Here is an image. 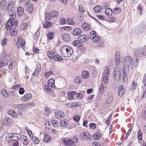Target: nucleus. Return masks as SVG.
<instances>
[{
	"mask_svg": "<svg viewBox=\"0 0 146 146\" xmlns=\"http://www.w3.org/2000/svg\"><path fill=\"white\" fill-rule=\"evenodd\" d=\"M60 52L62 56L68 58L70 57L72 55L73 51L70 47L64 45L60 47Z\"/></svg>",
	"mask_w": 146,
	"mask_h": 146,
	"instance_id": "obj_1",
	"label": "nucleus"
},
{
	"mask_svg": "<svg viewBox=\"0 0 146 146\" xmlns=\"http://www.w3.org/2000/svg\"><path fill=\"white\" fill-rule=\"evenodd\" d=\"M120 69L118 67H116L113 69V76L114 79L117 81H119L120 80Z\"/></svg>",
	"mask_w": 146,
	"mask_h": 146,
	"instance_id": "obj_2",
	"label": "nucleus"
},
{
	"mask_svg": "<svg viewBox=\"0 0 146 146\" xmlns=\"http://www.w3.org/2000/svg\"><path fill=\"white\" fill-rule=\"evenodd\" d=\"M18 22L17 21H12L11 19H9L5 25L7 30L10 29L14 26L16 27L17 25Z\"/></svg>",
	"mask_w": 146,
	"mask_h": 146,
	"instance_id": "obj_3",
	"label": "nucleus"
},
{
	"mask_svg": "<svg viewBox=\"0 0 146 146\" xmlns=\"http://www.w3.org/2000/svg\"><path fill=\"white\" fill-rule=\"evenodd\" d=\"M21 137V135L19 133H12L9 135L8 137L9 141H18Z\"/></svg>",
	"mask_w": 146,
	"mask_h": 146,
	"instance_id": "obj_4",
	"label": "nucleus"
},
{
	"mask_svg": "<svg viewBox=\"0 0 146 146\" xmlns=\"http://www.w3.org/2000/svg\"><path fill=\"white\" fill-rule=\"evenodd\" d=\"M26 42L25 40H24L22 38L18 40L16 43V44L18 48L21 47L23 50H25L26 49L25 45L26 44Z\"/></svg>",
	"mask_w": 146,
	"mask_h": 146,
	"instance_id": "obj_5",
	"label": "nucleus"
},
{
	"mask_svg": "<svg viewBox=\"0 0 146 146\" xmlns=\"http://www.w3.org/2000/svg\"><path fill=\"white\" fill-rule=\"evenodd\" d=\"M137 54L139 57H142L146 56V47L145 46L139 49Z\"/></svg>",
	"mask_w": 146,
	"mask_h": 146,
	"instance_id": "obj_6",
	"label": "nucleus"
},
{
	"mask_svg": "<svg viewBox=\"0 0 146 146\" xmlns=\"http://www.w3.org/2000/svg\"><path fill=\"white\" fill-rule=\"evenodd\" d=\"M80 135L83 139L87 140H89L91 138L92 136L88 132L84 131L81 132Z\"/></svg>",
	"mask_w": 146,
	"mask_h": 146,
	"instance_id": "obj_7",
	"label": "nucleus"
},
{
	"mask_svg": "<svg viewBox=\"0 0 146 146\" xmlns=\"http://www.w3.org/2000/svg\"><path fill=\"white\" fill-rule=\"evenodd\" d=\"M32 95L30 93H27L25 94L22 97V100L25 102H28L31 100L32 98Z\"/></svg>",
	"mask_w": 146,
	"mask_h": 146,
	"instance_id": "obj_8",
	"label": "nucleus"
},
{
	"mask_svg": "<svg viewBox=\"0 0 146 146\" xmlns=\"http://www.w3.org/2000/svg\"><path fill=\"white\" fill-rule=\"evenodd\" d=\"M76 92L74 91H70L67 92V98L68 100H71L74 98V96L76 94Z\"/></svg>",
	"mask_w": 146,
	"mask_h": 146,
	"instance_id": "obj_9",
	"label": "nucleus"
},
{
	"mask_svg": "<svg viewBox=\"0 0 146 146\" xmlns=\"http://www.w3.org/2000/svg\"><path fill=\"white\" fill-rule=\"evenodd\" d=\"M16 1H11L9 2L8 4H7V10L8 11H10L13 10L14 8Z\"/></svg>",
	"mask_w": 146,
	"mask_h": 146,
	"instance_id": "obj_10",
	"label": "nucleus"
},
{
	"mask_svg": "<svg viewBox=\"0 0 146 146\" xmlns=\"http://www.w3.org/2000/svg\"><path fill=\"white\" fill-rule=\"evenodd\" d=\"M63 143L65 145L71 146L73 144L72 142V139H71L68 138H64L62 140Z\"/></svg>",
	"mask_w": 146,
	"mask_h": 146,
	"instance_id": "obj_11",
	"label": "nucleus"
},
{
	"mask_svg": "<svg viewBox=\"0 0 146 146\" xmlns=\"http://www.w3.org/2000/svg\"><path fill=\"white\" fill-rule=\"evenodd\" d=\"M123 60L125 63V64L129 66L131 64L132 61V58L131 56H127L125 57Z\"/></svg>",
	"mask_w": 146,
	"mask_h": 146,
	"instance_id": "obj_12",
	"label": "nucleus"
},
{
	"mask_svg": "<svg viewBox=\"0 0 146 146\" xmlns=\"http://www.w3.org/2000/svg\"><path fill=\"white\" fill-rule=\"evenodd\" d=\"M54 114L56 118L58 119H61L64 117V114L62 111L59 110H56L54 112Z\"/></svg>",
	"mask_w": 146,
	"mask_h": 146,
	"instance_id": "obj_13",
	"label": "nucleus"
},
{
	"mask_svg": "<svg viewBox=\"0 0 146 146\" xmlns=\"http://www.w3.org/2000/svg\"><path fill=\"white\" fill-rule=\"evenodd\" d=\"M115 60L116 65L117 66L119 65L121 62V56L119 53L117 52L115 54Z\"/></svg>",
	"mask_w": 146,
	"mask_h": 146,
	"instance_id": "obj_14",
	"label": "nucleus"
},
{
	"mask_svg": "<svg viewBox=\"0 0 146 146\" xmlns=\"http://www.w3.org/2000/svg\"><path fill=\"white\" fill-rule=\"evenodd\" d=\"M89 37L86 35H82L79 36L78 38V40L81 42H85L87 41Z\"/></svg>",
	"mask_w": 146,
	"mask_h": 146,
	"instance_id": "obj_15",
	"label": "nucleus"
},
{
	"mask_svg": "<svg viewBox=\"0 0 146 146\" xmlns=\"http://www.w3.org/2000/svg\"><path fill=\"white\" fill-rule=\"evenodd\" d=\"M125 92V90L124 86L123 85L119 86L118 90V95L119 96H121Z\"/></svg>",
	"mask_w": 146,
	"mask_h": 146,
	"instance_id": "obj_16",
	"label": "nucleus"
},
{
	"mask_svg": "<svg viewBox=\"0 0 146 146\" xmlns=\"http://www.w3.org/2000/svg\"><path fill=\"white\" fill-rule=\"evenodd\" d=\"M21 140L23 143V144H21L19 146H23V145H27L29 142V139L25 135H23L21 137Z\"/></svg>",
	"mask_w": 146,
	"mask_h": 146,
	"instance_id": "obj_17",
	"label": "nucleus"
},
{
	"mask_svg": "<svg viewBox=\"0 0 146 146\" xmlns=\"http://www.w3.org/2000/svg\"><path fill=\"white\" fill-rule=\"evenodd\" d=\"M8 12V15L10 17L9 19L14 21L16 17V13L15 11L13 10L9 11Z\"/></svg>",
	"mask_w": 146,
	"mask_h": 146,
	"instance_id": "obj_18",
	"label": "nucleus"
},
{
	"mask_svg": "<svg viewBox=\"0 0 146 146\" xmlns=\"http://www.w3.org/2000/svg\"><path fill=\"white\" fill-rule=\"evenodd\" d=\"M72 30V28L70 27L66 26L61 27L60 31L62 32H68Z\"/></svg>",
	"mask_w": 146,
	"mask_h": 146,
	"instance_id": "obj_19",
	"label": "nucleus"
},
{
	"mask_svg": "<svg viewBox=\"0 0 146 146\" xmlns=\"http://www.w3.org/2000/svg\"><path fill=\"white\" fill-rule=\"evenodd\" d=\"M1 8L2 10H4L7 8V3L5 0H2L0 3Z\"/></svg>",
	"mask_w": 146,
	"mask_h": 146,
	"instance_id": "obj_20",
	"label": "nucleus"
},
{
	"mask_svg": "<svg viewBox=\"0 0 146 146\" xmlns=\"http://www.w3.org/2000/svg\"><path fill=\"white\" fill-rule=\"evenodd\" d=\"M45 129L46 130L49 131L51 129V126L50 121L46 120L44 121Z\"/></svg>",
	"mask_w": 146,
	"mask_h": 146,
	"instance_id": "obj_21",
	"label": "nucleus"
},
{
	"mask_svg": "<svg viewBox=\"0 0 146 146\" xmlns=\"http://www.w3.org/2000/svg\"><path fill=\"white\" fill-rule=\"evenodd\" d=\"M12 123V120L8 117H6L3 120V123L4 125H9Z\"/></svg>",
	"mask_w": 146,
	"mask_h": 146,
	"instance_id": "obj_22",
	"label": "nucleus"
},
{
	"mask_svg": "<svg viewBox=\"0 0 146 146\" xmlns=\"http://www.w3.org/2000/svg\"><path fill=\"white\" fill-rule=\"evenodd\" d=\"M48 84L49 86L52 88L55 89L56 86L54 84V81L53 79H50L48 81Z\"/></svg>",
	"mask_w": 146,
	"mask_h": 146,
	"instance_id": "obj_23",
	"label": "nucleus"
},
{
	"mask_svg": "<svg viewBox=\"0 0 146 146\" xmlns=\"http://www.w3.org/2000/svg\"><path fill=\"white\" fill-rule=\"evenodd\" d=\"M17 12L18 15L19 16H22L24 13V9L21 6L19 7L17 9Z\"/></svg>",
	"mask_w": 146,
	"mask_h": 146,
	"instance_id": "obj_24",
	"label": "nucleus"
},
{
	"mask_svg": "<svg viewBox=\"0 0 146 146\" xmlns=\"http://www.w3.org/2000/svg\"><path fill=\"white\" fill-rule=\"evenodd\" d=\"M62 37L63 39L66 42L70 40L71 39V37L69 35L66 33L63 34Z\"/></svg>",
	"mask_w": 146,
	"mask_h": 146,
	"instance_id": "obj_25",
	"label": "nucleus"
},
{
	"mask_svg": "<svg viewBox=\"0 0 146 146\" xmlns=\"http://www.w3.org/2000/svg\"><path fill=\"white\" fill-rule=\"evenodd\" d=\"M138 85V83L135 80L133 81L132 83L131 87L129 89L130 91H133L135 90L136 89L137 86Z\"/></svg>",
	"mask_w": 146,
	"mask_h": 146,
	"instance_id": "obj_26",
	"label": "nucleus"
},
{
	"mask_svg": "<svg viewBox=\"0 0 146 146\" xmlns=\"http://www.w3.org/2000/svg\"><path fill=\"white\" fill-rule=\"evenodd\" d=\"M81 26L82 29L85 31H88L91 29L90 25L86 23H83Z\"/></svg>",
	"mask_w": 146,
	"mask_h": 146,
	"instance_id": "obj_27",
	"label": "nucleus"
},
{
	"mask_svg": "<svg viewBox=\"0 0 146 146\" xmlns=\"http://www.w3.org/2000/svg\"><path fill=\"white\" fill-rule=\"evenodd\" d=\"M101 136V133L99 132H97L95 133L93 135V138L94 140H98L100 139Z\"/></svg>",
	"mask_w": 146,
	"mask_h": 146,
	"instance_id": "obj_28",
	"label": "nucleus"
},
{
	"mask_svg": "<svg viewBox=\"0 0 146 146\" xmlns=\"http://www.w3.org/2000/svg\"><path fill=\"white\" fill-rule=\"evenodd\" d=\"M82 32V31L79 28L75 29L73 32V33L74 36H78L80 35Z\"/></svg>",
	"mask_w": 146,
	"mask_h": 146,
	"instance_id": "obj_29",
	"label": "nucleus"
},
{
	"mask_svg": "<svg viewBox=\"0 0 146 146\" xmlns=\"http://www.w3.org/2000/svg\"><path fill=\"white\" fill-rule=\"evenodd\" d=\"M41 69V65L40 63H38L36 64V66L35 70V73L36 74H38Z\"/></svg>",
	"mask_w": 146,
	"mask_h": 146,
	"instance_id": "obj_30",
	"label": "nucleus"
},
{
	"mask_svg": "<svg viewBox=\"0 0 146 146\" xmlns=\"http://www.w3.org/2000/svg\"><path fill=\"white\" fill-rule=\"evenodd\" d=\"M8 113L9 115L14 118H17V113L15 112V111L11 110H9L8 111Z\"/></svg>",
	"mask_w": 146,
	"mask_h": 146,
	"instance_id": "obj_31",
	"label": "nucleus"
},
{
	"mask_svg": "<svg viewBox=\"0 0 146 146\" xmlns=\"http://www.w3.org/2000/svg\"><path fill=\"white\" fill-rule=\"evenodd\" d=\"M47 55L50 59L52 60L55 56V53L53 51L50 50L47 52Z\"/></svg>",
	"mask_w": 146,
	"mask_h": 146,
	"instance_id": "obj_32",
	"label": "nucleus"
},
{
	"mask_svg": "<svg viewBox=\"0 0 146 146\" xmlns=\"http://www.w3.org/2000/svg\"><path fill=\"white\" fill-rule=\"evenodd\" d=\"M107 103L109 104L111 103L113 101V96L111 93H109L106 100Z\"/></svg>",
	"mask_w": 146,
	"mask_h": 146,
	"instance_id": "obj_33",
	"label": "nucleus"
},
{
	"mask_svg": "<svg viewBox=\"0 0 146 146\" xmlns=\"http://www.w3.org/2000/svg\"><path fill=\"white\" fill-rule=\"evenodd\" d=\"M69 121L68 120L66 119H65L64 120L60 121L59 124L61 127H64L67 125Z\"/></svg>",
	"mask_w": 146,
	"mask_h": 146,
	"instance_id": "obj_34",
	"label": "nucleus"
},
{
	"mask_svg": "<svg viewBox=\"0 0 146 146\" xmlns=\"http://www.w3.org/2000/svg\"><path fill=\"white\" fill-rule=\"evenodd\" d=\"M17 108L20 111H24L26 109V106L23 104H19L17 105Z\"/></svg>",
	"mask_w": 146,
	"mask_h": 146,
	"instance_id": "obj_35",
	"label": "nucleus"
},
{
	"mask_svg": "<svg viewBox=\"0 0 146 146\" xmlns=\"http://www.w3.org/2000/svg\"><path fill=\"white\" fill-rule=\"evenodd\" d=\"M52 25V23L50 22L46 21L43 25V27L45 28H48L50 27Z\"/></svg>",
	"mask_w": 146,
	"mask_h": 146,
	"instance_id": "obj_36",
	"label": "nucleus"
},
{
	"mask_svg": "<svg viewBox=\"0 0 146 146\" xmlns=\"http://www.w3.org/2000/svg\"><path fill=\"white\" fill-rule=\"evenodd\" d=\"M44 141L46 142H49L51 140V137L47 134H44Z\"/></svg>",
	"mask_w": 146,
	"mask_h": 146,
	"instance_id": "obj_37",
	"label": "nucleus"
},
{
	"mask_svg": "<svg viewBox=\"0 0 146 146\" xmlns=\"http://www.w3.org/2000/svg\"><path fill=\"white\" fill-rule=\"evenodd\" d=\"M82 77L85 79L88 78L89 76V74L88 72L86 71H84L82 73Z\"/></svg>",
	"mask_w": 146,
	"mask_h": 146,
	"instance_id": "obj_38",
	"label": "nucleus"
},
{
	"mask_svg": "<svg viewBox=\"0 0 146 146\" xmlns=\"http://www.w3.org/2000/svg\"><path fill=\"white\" fill-rule=\"evenodd\" d=\"M73 45L77 47H80L82 46V43L80 42L79 41L75 40L72 43Z\"/></svg>",
	"mask_w": 146,
	"mask_h": 146,
	"instance_id": "obj_39",
	"label": "nucleus"
},
{
	"mask_svg": "<svg viewBox=\"0 0 146 146\" xmlns=\"http://www.w3.org/2000/svg\"><path fill=\"white\" fill-rule=\"evenodd\" d=\"M93 10L96 13H99L102 11V7L100 6H96L94 7Z\"/></svg>",
	"mask_w": 146,
	"mask_h": 146,
	"instance_id": "obj_40",
	"label": "nucleus"
},
{
	"mask_svg": "<svg viewBox=\"0 0 146 146\" xmlns=\"http://www.w3.org/2000/svg\"><path fill=\"white\" fill-rule=\"evenodd\" d=\"M53 59H54L55 61L57 62L62 61L63 60L62 57L58 54L55 55Z\"/></svg>",
	"mask_w": 146,
	"mask_h": 146,
	"instance_id": "obj_41",
	"label": "nucleus"
},
{
	"mask_svg": "<svg viewBox=\"0 0 146 146\" xmlns=\"http://www.w3.org/2000/svg\"><path fill=\"white\" fill-rule=\"evenodd\" d=\"M58 15V13L56 11H52L50 12V16L52 18H55Z\"/></svg>",
	"mask_w": 146,
	"mask_h": 146,
	"instance_id": "obj_42",
	"label": "nucleus"
},
{
	"mask_svg": "<svg viewBox=\"0 0 146 146\" xmlns=\"http://www.w3.org/2000/svg\"><path fill=\"white\" fill-rule=\"evenodd\" d=\"M44 90L45 92H47V93H48L51 94L52 93V89L50 87L47 85H45L44 86Z\"/></svg>",
	"mask_w": 146,
	"mask_h": 146,
	"instance_id": "obj_43",
	"label": "nucleus"
},
{
	"mask_svg": "<svg viewBox=\"0 0 146 146\" xmlns=\"http://www.w3.org/2000/svg\"><path fill=\"white\" fill-rule=\"evenodd\" d=\"M121 11V9L119 7H117L115 8L113 11V13L115 15H118L119 14Z\"/></svg>",
	"mask_w": 146,
	"mask_h": 146,
	"instance_id": "obj_44",
	"label": "nucleus"
},
{
	"mask_svg": "<svg viewBox=\"0 0 146 146\" xmlns=\"http://www.w3.org/2000/svg\"><path fill=\"white\" fill-rule=\"evenodd\" d=\"M105 13L107 16H110L112 14V12L111 9L110 8H107L105 10Z\"/></svg>",
	"mask_w": 146,
	"mask_h": 146,
	"instance_id": "obj_45",
	"label": "nucleus"
},
{
	"mask_svg": "<svg viewBox=\"0 0 146 146\" xmlns=\"http://www.w3.org/2000/svg\"><path fill=\"white\" fill-rule=\"evenodd\" d=\"M93 42L95 44H97L100 41V37L98 36H96L92 39Z\"/></svg>",
	"mask_w": 146,
	"mask_h": 146,
	"instance_id": "obj_46",
	"label": "nucleus"
},
{
	"mask_svg": "<svg viewBox=\"0 0 146 146\" xmlns=\"http://www.w3.org/2000/svg\"><path fill=\"white\" fill-rule=\"evenodd\" d=\"M10 33L12 36H15L17 35V32L16 29L12 28L10 31Z\"/></svg>",
	"mask_w": 146,
	"mask_h": 146,
	"instance_id": "obj_47",
	"label": "nucleus"
},
{
	"mask_svg": "<svg viewBox=\"0 0 146 146\" xmlns=\"http://www.w3.org/2000/svg\"><path fill=\"white\" fill-rule=\"evenodd\" d=\"M74 81L77 84H80L82 82V79L80 76H78L75 78Z\"/></svg>",
	"mask_w": 146,
	"mask_h": 146,
	"instance_id": "obj_48",
	"label": "nucleus"
},
{
	"mask_svg": "<svg viewBox=\"0 0 146 146\" xmlns=\"http://www.w3.org/2000/svg\"><path fill=\"white\" fill-rule=\"evenodd\" d=\"M54 33L52 32H50L48 33L47 35V36L48 39L52 40L54 37Z\"/></svg>",
	"mask_w": 146,
	"mask_h": 146,
	"instance_id": "obj_49",
	"label": "nucleus"
},
{
	"mask_svg": "<svg viewBox=\"0 0 146 146\" xmlns=\"http://www.w3.org/2000/svg\"><path fill=\"white\" fill-rule=\"evenodd\" d=\"M51 123L52 125L54 127H58L59 125L58 121L55 120H53L51 121Z\"/></svg>",
	"mask_w": 146,
	"mask_h": 146,
	"instance_id": "obj_50",
	"label": "nucleus"
},
{
	"mask_svg": "<svg viewBox=\"0 0 146 146\" xmlns=\"http://www.w3.org/2000/svg\"><path fill=\"white\" fill-rule=\"evenodd\" d=\"M96 33L95 31H91L89 35V38L90 39H92L96 36Z\"/></svg>",
	"mask_w": 146,
	"mask_h": 146,
	"instance_id": "obj_51",
	"label": "nucleus"
},
{
	"mask_svg": "<svg viewBox=\"0 0 146 146\" xmlns=\"http://www.w3.org/2000/svg\"><path fill=\"white\" fill-rule=\"evenodd\" d=\"M143 133L140 130H139L138 132V138L140 141L142 140Z\"/></svg>",
	"mask_w": 146,
	"mask_h": 146,
	"instance_id": "obj_52",
	"label": "nucleus"
},
{
	"mask_svg": "<svg viewBox=\"0 0 146 146\" xmlns=\"http://www.w3.org/2000/svg\"><path fill=\"white\" fill-rule=\"evenodd\" d=\"M33 5L32 4L27 9L28 12L30 13H32L33 11Z\"/></svg>",
	"mask_w": 146,
	"mask_h": 146,
	"instance_id": "obj_53",
	"label": "nucleus"
},
{
	"mask_svg": "<svg viewBox=\"0 0 146 146\" xmlns=\"http://www.w3.org/2000/svg\"><path fill=\"white\" fill-rule=\"evenodd\" d=\"M80 119V117L78 115H76L73 117V120L76 122H78L79 121Z\"/></svg>",
	"mask_w": 146,
	"mask_h": 146,
	"instance_id": "obj_54",
	"label": "nucleus"
},
{
	"mask_svg": "<svg viewBox=\"0 0 146 146\" xmlns=\"http://www.w3.org/2000/svg\"><path fill=\"white\" fill-rule=\"evenodd\" d=\"M53 74V72L51 71H50L45 73L44 75L45 78H47L49 77L50 75H52Z\"/></svg>",
	"mask_w": 146,
	"mask_h": 146,
	"instance_id": "obj_55",
	"label": "nucleus"
},
{
	"mask_svg": "<svg viewBox=\"0 0 146 146\" xmlns=\"http://www.w3.org/2000/svg\"><path fill=\"white\" fill-rule=\"evenodd\" d=\"M109 76L106 75L104 76L103 78V81L104 82L105 84H106L108 83L109 82V77H108Z\"/></svg>",
	"mask_w": 146,
	"mask_h": 146,
	"instance_id": "obj_56",
	"label": "nucleus"
},
{
	"mask_svg": "<svg viewBox=\"0 0 146 146\" xmlns=\"http://www.w3.org/2000/svg\"><path fill=\"white\" fill-rule=\"evenodd\" d=\"M141 117L144 120H146V110L144 111L141 113Z\"/></svg>",
	"mask_w": 146,
	"mask_h": 146,
	"instance_id": "obj_57",
	"label": "nucleus"
},
{
	"mask_svg": "<svg viewBox=\"0 0 146 146\" xmlns=\"http://www.w3.org/2000/svg\"><path fill=\"white\" fill-rule=\"evenodd\" d=\"M28 25L27 23H23L21 25V29H26L28 27Z\"/></svg>",
	"mask_w": 146,
	"mask_h": 146,
	"instance_id": "obj_58",
	"label": "nucleus"
},
{
	"mask_svg": "<svg viewBox=\"0 0 146 146\" xmlns=\"http://www.w3.org/2000/svg\"><path fill=\"white\" fill-rule=\"evenodd\" d=\"M1 93L3 96L5 97H7L8 96V94H7L5 90L4 89H3L1 90Z\"/></svg>",
	"mask_w": 146,
	"mask_h": 146,
	"instance_id": "obj_59",
	"label": "nucleus"
},
{
	"mask_svg": "<svg viewBox=\"0 0 146 146\" xmlns=\"http://www.w3.org/2000/svg\"><path fill=\"white\" fill-rule=\"evenodd\" d=\"M111 117L112 114H111L108 117L107 119L105 121V122L107 123L108 125H109L110 122Z\"/></svg>",
	"mask_w": 146,
	"mask_h": 146,
	"instance_id": "obj_60",
	"label": "nucleus"
},
{
	"mask_svg": "<svg viewBox=\"0 0 146 146\" xmlns=\"http://www.w3.org/2000/svg\"><path fill=\"white\" fill-rule=\"evenodd\" d=\"M39 50L37 48L33 47V52L35 54H38L39 53Z\"/></svg>",
	"mask_w": 146,
	"mask_h": 146,
	"instance_id": "obj_61",
	"label": "nucleus"
},
{
	"mask_svg": "<svg viewBox=\"0 0 146 146\" xmlns=\"http://www.w3.org/2000/svg\"><path fill=\"white\" fill-rule=\"evenodd\" d=\"M89 127L90 128L92 129H95L96 128V124L94 123H91L90 124Z\"/></svg>",
	"mask_w": 146,
	"mask_h": 146,
	"instance_id": "obj_62",
	"label": "nucleus"
},
{
	"mask_svg": "<svg viewBox=\"0 0 146 146\" xmlns=\"http://www.w3.org/2000/svg\"><path fill=\"white\" fill-rule=\"evenodd\" d=\"M85 9L82 5H81L79 6V11L80 13H83L84 12Z\"/></svg>",
	"mask_w": 146,
	"mask_h": 146,
	"instance_id": "obj_63",
	"label": "nucleus"
},
{
	"mask_svg": "<svg viewBox=\"0 0 146 146\" xmlns=\"http://www.w3.org/2000/svg\"><path fill=\"white\" fill-rule=\"evenodd\" d=\"M109 69L107 67L104 68V72L103 73V74H109Z\"/></svg>",
	"mask_w": 146,
	"mask_h": 146,
	"instance_id": "obj_64",
	"label": "nucleus"
}]
</instances>
